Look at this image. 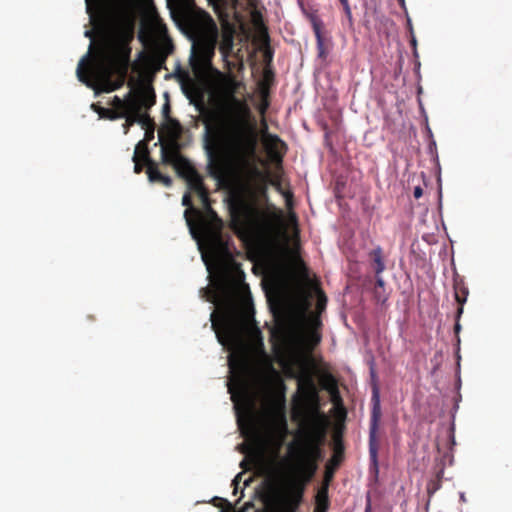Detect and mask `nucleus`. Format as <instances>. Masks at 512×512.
Listing matches in <instances>:
<instances>
[{
    "label": "nucleus",
    "instance_id": "5701e85b",
    "mask_svg": "<svg viewBox=\"0 0 512 512\" xmlns=\"http://www.w3.org/2000/svg\"><path fill=\"white\" fill-rule=\"evenodd\" d=\"M420 108H421V112L423 114H425L424 109L422 107H420ZM424 117H425V129H426L427 137L429 139L428 149H429V152H430L431 156L434 158V157L437 156L436 142L433 139L432 131H431L430 127L428 126L427 116L424 115Z\"/></svg>",
    "mask_w": 512,
    "mask_h": 512
},
{
    "label": "nucleus",
    "instance_id": "c756f323",
    "mask_svg": "<svg viewBox=\"0 0 512 512\" xmlns=\"http://www.w3.org/2000/svg\"><path fill=\"white\" fill-rule=\"evenodd\" d=\"M341 5L343 7V11H344V14H345L347 20L349 21L350 25H352L353 24V17H352V11H351V7H350V4H349V1H347L345 3H342Z\"/></svg>",
    "mask_w": 512,
    "mask_h": 512
},
{
    "label": "nucleus",
    "instance_id": "58836bf2",
    "mask_svg": "<svg viewBox=\"0 0 512 512\" xmlns=\"http://www.w3.org/2000/svg\"><path fill=\"white\" fill-rule=\"evenodd\" d=\"M274 75L270 70H266L264 72V78L266 82H269L271 79H273Z\"/></svg>",
    "mask_w": 512,
    "mask_h": 512
},
{
    "label": "nucleus",
    "instance_id": "a211bd4d",
    "mask_svg": "<svg viewBox=\"0 0 512 512\" xmlns=\"http://www.w3.org/2000/svg\"><path fill=\"white\" fill-rule=\"evenodd\" d=\"M143 158L145 161H148L147 174L149 180L152 182H159V179L163 176V174L158 170L156 164L149 158V151L147 146H145Z\"/></svg>",
    "mask_w": 512,
    "mask_h": 512
},
{
    "label": "nucleus",
    "instance_id": "20e7f679",
    "mask_svg": "<svg viewBox=\"0 0 512 512\" xmlns=\"http://www.w3.org/2000/svg\"><path fill=\"white\" fill-rule=\"evenodd\" d=\"M217 305V312L211 314L212 328L220 344L229 350H239L229 360L230 369L238 368L242 372L248 369L245 351V338L248 325L242 317L234 297V287L230 275L224 272L221 283L210 300Z\"/></svg>",
    "mask_w": 512,
    "mask_h": 512
},
{
    "label": "nucleus",
    "instance_id": "49530a36",
    "mask_svg": "<svg viewBox=\"0 0 512 512\" xmlns=\"http://www.w3.org/2000/svg\"><path fill=\"white\" fill-rule=\"evenodd\" d=\"M417 195H418V198H420L422 196V189L420 187H418Z\"/></svg>",
    "mask_w": 512,
    "mask_h": 512
},
{
    "label": "nucleus",
    "instance_id": "393cba45",
    "mask_svg": "<svg viewBox=\"0 0 512 512\" xmlns=\"http://www.w3.org/2000/svg\"><path fill=\"white\" fill-rule=\"evenodd\" d=\"M196 194L199 197V199L201 200L204 208L208 211L209 219H212L213 218V214H212L211 211H213V210L210 207V198H209L208 190L205 188V189L201 190L200 192H198Z\"/></svg>",
    "mask_w": 512,
    "mask_h": 512
},
{
    "label": "nucleus",
    "instance_id": "3c124183",
    "mask_svg": "<svg viewBox=\"0 0 512 512\" xmlns=\"http://www.w3.org/2000/svg\"><path fill=\"white\" fill-rule=\"evenodd\" d=\"M412 193H413V196L416 197V188H414Z\"/></svg>",
    "mask_w": 512,
    "mask_h": 512
},
{
    "label": "nucleus",
    "instance_id": "603ef678",
    "mask_svg": "<svg viewBox=\"0 0 512 512\" xmlns=\"http://www.w3.org/2000/svg\"><path fill=\"white\" fill-rule=\"evenodd\" d=\"M417 93H418V95L421 93V87H419V86H418Z\"/></svg>",
    "mask_w": 512,
    "mask_h": 512
},
{
    "label": "nucleus",
    "instance_id": "5fc2aeb1",
    "mask_svg": "<svg viewBox=\"0 0 512 512\" xmlns=\"http://www.w3.org/2000/svg\"><path fill=\"white\" fill-rule=\"evenodd\" d=\"M164 61H165V57H162L161 61H160V64L163 63Z\"/></svg>",
    "mask_w": 512,
    "mask_h": 512
},
{
    "label": "nucleus",
    "instance_id": "dca6fc26",
    "mask_svg": "<svg viewBox=\"0 0 512 512\" xmlns=\"http://www.w3.org/2000/svg\"><path fill=\"white\" fill-rule=\"evenodd\" d=\"M330 500L327 485H321L315 495V507L313 512H328Z\"/></svg>",
    "mask_w": 512,
    "mask_h": 512
},
{
    "label": "nucleus",
    "instance_id": "de8ad7c7",
    "mask_svg": "<svg viewBox=\"0 0 512 512\" xmlns=\"http://www.w3.org/2000/svg\"><path fill=\"white\" fill-rule=\"evenodd\" d=\"M459 329H460V325H459V323H456V324H455V331H456V332H458V331H459Z\"/></svg>",
    "mask_w": 512,
    "mask_h": 512
},
{
    "label": "nucleus",
    "instance_id": "0eeeda50",
    "mask_svg": "<svg viewBox=\"0 0 512 512\" xmlns=\"http://www.w3.org/2000/svg\"><path fill=\"white\" fill-rule=\"evenodd\" d=\"M327 297L323 291L317 293V312H303L299 317V326L302 334V341L309 352L321 342L322 321L320 313L325 310Z\"/></svg>",
    "mask_w": 512,
    "mask_h": 512
},
{
    "label": "nucleus",
    "instance_id": "2eb2a0df",
    "mask_svg": "<svg viewBox=\"0 0 512 512\" xmlns=\"http://www.w3.org/2000/svg\"><path fill=\"white\" fill-rule=\"evenodd\" d=\"M264 145L274 159L282 160V154L278 152L279 147L286 149L285 143L277 136L273 134H267L264 138Z\"/></svg>",
    "mask_w": 512,
    "mask_h": 512
},
{
    "label": "nucleus",
    "instance_id": "6e6552de",
    "mask_svg": "<svg viewBox=\"0 0 512 512\" xmlns=\"http://www.w3.org/2000/svg\"><path fill=\"white\" fill-rule=\"evenodd\" d=\"M375 403L371 412L370 419V429H369V455L371 461V468L375 472V476L378 475V449H379V441L377 438V431L379 428V423L381 419V409L380 404L377 398V394L375 393Z\"/></svg>",
    "mask_w": 512,
    "mask_h": 512
},
{
    "label": "nucleus",
    "instance_id": "f03ea898",
    "mask_svg": "<svg viewBox=\"0 0 512 512\" xmlns=\"http://www.w3.org/2000/svg\"><path fill=\"white\" fill-rule=\"evenodd\" d=\"M284 373L297 379L293 396V417L300 422L297 466L295 473L273 492L269 512H297L307 484L318 469L322 458L321 446L326 438L328 418L321 411L320 396L309 371V359L293 354L280 361Z\"/></svg>",
    "mask_w": 512,
    "mask_h": 512
},
{
    "label": "nucleus",
    "instance_id": "7ed1b4c3",
    "mask_svg": "<svg viewBox=\"0 0 512 512\" xmlns=\"http://www.w3.org/2000/svg\"><path fill=\"white\" fill-rule=\"evenodd\" d=\"M90 23L101 35L96 60L87 63L88 54L77 67L80 82L96 92H112L123 86L131 65V42L135 19L128 0H85Z\"/></svg>",
    "mask_w": 512,
    "mask_h": 512
},
{
    "label": "nucleus",
    "instance_id": "412c9836",
    "mask_svg": "<svg viewBox=\"0 0 512 512\" xmlns=\"http://www.w3.org/2000/svg\"><path fill=\"white\" fill-rule=\"evenodd\" d=\"M177 170L179 175L185 180L191 178L192 173H198L194 166H192L188 161L181 159L177 165Z\"/></svg>",
    "mask_w": 512,
    "mask_h": 512
},
{
    "label": "nucleus",
    "instance_id": "39448f33",
    "mask_svg": "<svg viewBox=\"0 0 512 512\" xmlns=\"http://www.w3.org/2000/svg\"><path fill=\"white\" fill-rule=\"evenodd\" d=\"M189 26L199 39L198 56L203 65H211L217 44L218 29L211 15L197 10L189 17Z\"/></svg>",
    "mask_w": 512,
    "mask_h": 512
},
{
    "label": "nucleus",
    "instance_id": "f8f14e48",
    "mask_svg": "<svg viewBox=\"0 0 512 512\" xmlns=\"http://www.w3.org/2000/svg\"><path fill=\"white\" fill-rule=\"evenodd\" d=\"M182 205L186 207L184 211L186 224L191 234L196 237L197 226L206 219L204 218L202 212L193 206L191 196L188 192L185 193L182 197Z\"/></svg>",
    "mask_w": 512,
    "mask_h": 512
},
{
    "label": "nucleus",
    "instance_id": "4be33fe9",
    "mask_svg": "<svg viewBox=\"0 0 512 512\" xmlns=\"http://www.w3.org/2000/svg\"><path fill=\"white\" fill-rule=\"evenodd\" d=\"M192 175L191 178L186 180L189 190L198 193L205 189L206 187L204 186L201 175L199 173H192Z\"/></svg>",
    "mask_w": 512,
    "mask_h": 512
},
{
    "label": "nucleus",
    "instance_id": "79ce46f5",
    "mask_svg": "<svg viewBox=\"0 0 512 512\" xmlns=\"http://www.w3.org/2000/svg\"><path fill=\"white\" fill-rule=\"evenodd\" d=\"M216 501H223V502H225V503L229 504V503L227 502V500H224V499H221V498L215 497V498L213 499V504H214V505H217V504L215 503Z\"/></svg>",
    "mask_w": 512,
    "mask_h": 512
},
{
    "label": "nucleus",
    "instance_id": "e433bc0d",
    "mask_svg": "<svg viewBox=\"0 0 512 512\" xmlns=\"http://www.w3.org/2000/svg\"><path fill=\"white\" fill-rule=\"evenodd\" d=\"M159 182H161L164 186L169 187L172 184V179L169 176H167V175H163L159 179Z\"/></svg>",
    "mask_w": 512,
    "mask_h": 512
},
{
    "label": "nucleus",
    "instance_id": "09e8293b",
    "mask_svg": "<svg viewBox=\"0 0 512 512\" xmlns=\"http://www.w3.org/2000/svg\"><path fill=\"white\" fill-rule=\"evenodd\" d=\"M103 112H104V115H105L107 118H109V116H113V114H112V113H107V112H105L104 110H103Z\"/></svg>",
    "mask_w": 512,
    "mask_h": 512
},
{
    "label": "nucleus",
    "instance_id": "cd10ccee",
    "mask_svg": "<svg viewBox=\"0 0 512 512\" xmlns=\"http://www.w3.org/2000/svg\"><path fill=\"white\" fill-rule=\"evenodd\" d=\"M342 456H343V446H342V443L339 441L338 443H336L335 452L332 457V461H333L334 465H336V466L339 465Z\"/></svg>",
    "mask_w": 512,
    "mask_h": 512
},
{
    "label": "nucleus",
    "instance_id": "a878e982",
    "mask_svg": "<svg viewBox=\"0 0 512 512\" xmlns=\"http://www.w3.org/2000/svg\"><path fill=\"white\" fill-rule=\"evenodd\" d=\"M407 28L410 34V46L412 54L414 57H416V36L414 34L412 19L409 16H407Z\"/></svg>",
    "mask_w": 512,
    "mask_h": 512
},
{
    "label": "nucleus",
    "instance_id": "9d476101",
    "mask_svg": "<svg viewBox=\"0 0 512 512\" xmlns=\"http://www.w3.org/2000/svg\"><path fill=\"white\" fill-rule=\"evenodd\" d=\"M418 214L422 219L418 222V233H422L423 240L432 243L435 242L434 230H437V222L433 211H429L426 205L418 204Z\"/></svg>",
    "mask_w": 512,
    "mask_h": 512
},
{
    "label": "nucleus",
    "instance_id": "f3484780",
    "mask_svg": "<svg viewBox=\"0 0 512 512\" xmlns=\"http://www.w3.org/2000/svg\"><path fill=\"white\" fill-rule=\"evenodd\" d=\"M145 146H147L143 141H140L135 148L134 155H133V162H134V172L136 174H139L143 170V165L146 163L148 165V161H145L143 158V152L145 150Z\"/></svg>",
    "mask_w": 512,
    "mask_h": 512
},
{
    "label": "nucleus",
    "instance_id": "864d4df0",
    "mask_svg": "<svg viewBox=\"0 0 512 512\" xmlns=\"http://www.w3.org/2000/svg\"><path fill=\"white\" fill-rule=\"evenodd\" d=\"M401 2L402 7L404 8V0H399Z\"/></svg>",
    "mask_w": 512,
    "mask_h": 512
},
{
    "label": "nucleus",
    "instance_id": "c03bdc74",
    "mask_svg": "<svg viewBox=\"0 0 512 512\" xmlns=\"http://www.w3.org/2000/svg\"><path fill=\"white\" fill-rule=\"evenodd\" d=\"M365 512H371V505H370V503L367 504V506L365 508Z\"/></svg>",
    "mask_w": 512,
    "mask_h": 512
},
{
    "label": "nucleus",
    "instance_id": "6e6d98bb",
    "mask_svg": "<svg viewBox=\"0 0 512 512\" xmlns=\"http://www.w3.org/2000/svg\"><path fill=\"white\" fill-rule=\"evenodd\" d=\"M220 512H225V511L221 510Z\"/></svg>",
    "mask_w": 512,
    "mask_h": 512
},
{
    "label": "nucleus",
    "instance_id": "bb28decb",
    "mask_svg": "<svg viewBox=\"0 0 512 512\" xmlns=\"http://www.w3.org/2000/svg\"><path fill=\"white\" fill-rule=\"evenodd\" d=\"M123 118H125V123L123 124L124 133L127 134L130 127L134 125L138 119L136 118L134 111L127 112Z\"/></svg>",
    "mask_w": 512,
    "mask_h": 512
},
{
    "label": "nucleus",
    "instance_id": "4c0bfd02",
    "mask_svg": "<svg viewBox=\"0 0 512 512\" xmlns=\"http://www.w3.org/2000/svg\"><path fill=\"white\" fill-rule=\"evenodd\" d=\"M162 159L165 163H170L171 162V159H170V156L166 150V148H162Z\"/></svg>",
    "mask_w": 512,
    "mask_h": 512
},
{
    "label": "nucleus",
    "instance_id": "aec40b11",
    "mask_svg": "<svg viewBox=\"0 0 512 512\" xmlns=\"http://www.w3.org/2000/svg\"><path fill=\"white\" fill-rule=\"evenodd\" d=\"M235 386H237V388L241 391L243 395L246 394V386L244 380L240 376H238L234 380V383L228 385V390L229 393L231 394V400L234 402L235 405H237L239 395L234 391Z\"/></svg>",
    "mask_w": 512,
    "mask_h": 512
},
{
    "label": "nucleus",
    "instance_id": "1a4fd4ad",
    "mask_svg": "<svg viewBox=\"0 0 512 512\" xmlns=\"http://www.w3.org/2000/svg\"><path fill=\"white\" fill-rule=\"evenodd\" d=\"M205 148L210 159V173L220 183L227 181L228 171L223 158L218 153V146L214 139L207 137Z\"/></svg>",
    "mask_w": 512,
    "mask_h": 512
},
{
    "label": "nucleus",
    "instance_id": "2f4dec72",
    "mask_svg": "<svg viewBox=\"0 0 512 512\" xmlns=\"http://www.w3.org/2000/svg\"><path fill=\"white\" fill-rule=\"evenodd\" d=\"M242 476H243V472H240V473H238V474L235 476V478H234V479H233V481H232V486H233V488H234V491H233V493H234V494H236V493H237L238 485H239V483H240V481H241Z\"/></svg>",
    "mask_w": 512,
    "mask_h": 512
},
{
    "label": "nucleus",
    "instance_id": "f704fd0d",
    "mask_svg": "<svg viewBox=\"0 0 512 512\" xmlns=\"http://www.w3.org/2000/svg\"><path fill=\"white\" fill-rule=\"evenodd\" d=\"M445 436L451 441L452 444H455L453 427H447L444 430Z\"/></svg>",
    "mask_w": 512,
    "mask_h": 512
},
{
    "label": "nucleus",
    "instance_id": "ea45409f",
    "mask_svg": "<svg viewBox=\"0 0 512 512\" xmlns=\"http://www.w3.org/2000/svg\"><path fill=\"white\" fill-rule=\"evenodd\" d=\"M162 112H163V115L165 117H168V115L170 113V105H169V103L164 104Z\"/></svg>",
    "mask_w": 512,
    "mask_h": 512
},
{
    "label": "nucleus",
    "instance_id": "7c9ffc66",
    "mask_svg": "<svg viewBox=\"0 0 512 512\" xmlns=\"http://www.w3.org/2000/svg\"><path fill=\"white\" fill-rule=\"evenodd\" d=\"M333 475H334V471L327 466L326 470H325V474H324V480L321 485H327L328 490H329V484L333 478Z\"/></svg>",
    "mask_w": 512,
    "mask_h": 512
},
{
    "label": "nucleus",
    "instance_id": "c9c22d12",
    "mask_svg": "<svg viewBox=\"0 0 512 512\" xmlns=\"http://www.w3.org/2000/svg\"><path fill=\"white\" fill-rule=\"evenodd\" d=\"M145 137L147 141H150L154 138L155 125L151 126V128H145Z\"/></svg>",
    "mask_w": 512,
    "mask_h": 512
},
{
    "label": "nucleus",
    "instance_id": "8fccbe9b",
    "mask_svg": "<svg viewBox=\"0 0 512 512\" xmlns=\"http://www.w3.org/2000/svg\"><path fill=\"white\" fill-rule=\"evenodd\" d=\"M273 184L277 187L278 190H281V185L279 183H273Z\"/></svg>",
    "mask_w": 512,
    "mask_h": 512
},
{
    "label": "nucleus",
    "instance_id": "c85d7f7f",
    "mask_svg": "<svg viewBox=\"0 0 512 512\" xmlns=\"http://www.w3.org/2000/svg\"><path fill=\"white\" fill-rule=\"evenodd\" d=\"M264 37H265V39H264V42H265L264 58L267 63H270L272 61L273 53L269 47V37H268L267 33L265 34Z\"/></svg>",
    "mask_w": 512,
    "mask_h": 512
},
{
    "label": "nucleus",
    "instance_id": "37998d69",
    "mask_svg": "<svg viewBox=\"0 0 512 512\" xmlns=\"http://www.w3.org/2000/svg\"><path fill=\"white\" fill-rule=\"evenodd\" d=\"M456 299H457V301H458L460 304H462V303H463V302H465V300H466L465 298H463V299H462V298H460V296H459L457 293H456Z\"/></svg>",
    "mask_w": 512,
    "mask_h": 512
},
{
    "label": "nucleus",
    "instance_id": "a18cd8bd",
    "mask_svg": "<svg viewBox=\"0 0 512 512\" xmlns=\"http://www.w3.org/2000/svg\"><path fill=\"white\" fill-rule=\"evenodd\" d=\"M251 481H252V479H251V478H249V479L245 480V482H244V486H248V485L250 484V482H251Z\"/></svg>",
    "mask_w": 512,
    "mask_h": 512
},
{
    "label": "nucleus",
    "instance_id": "473e14b6",
    "mask_svg": "<svg viewBox=\"0 0 512 512\" xmlns=\"http://www.w3.org/2000/svg\"><path fill=\"white\" fill-rule=\"evenodd\" d=\"M314 31H315V35L317 37L318 47L322 51L323 41H322V36H321L320 29H319V27L317 25H314Z\"/></svg>",
    "mask_w": 512,
    "mask_h": 512
},
{
    "label": "nucleus",
    "instance_id": "72a5a7b5",
    "mask_svg": "<svg viewBox=\"0 0 512 512\" xmlns=\"http://www.w3.org/2000/svg\"><path fill=\"white\" fill-rule=\"evenodd\" d=\"M439 488V480L431 481L427 486V491L431 495Z\"/></svg>",
    "mask_w": 512,
    "mask_h": 512
},
{
    "label": "nucleus",
    "instance_id": "b1692460",
    "mask_svg": "<svg viewBox=\"0 0 512 512\" xmlns=\"http://www.w3.org/2000/svg\"><path fill=\"white\" fill-rule=\"evenodd\" d=\"M136 118L138 119L136 121L137 124H140L143 129L145 128H151V126H154L155 123L153 119L150 118V116L147 113H143L142 111H134Z\"/></svg>",
    "mask_w": 512,
    "mask_h": 512
},
{
    "label": "nucleus",
    "instance_id": "f257e3e1",
    "mask_svg": "<svg viewBox=\"0 0 512 512\" xmlns=\"http://www.w3.org/2000/svg\"><path fill=\"white\" fill-rule=\"evenodd\" d=\"M240 86L235 79L226 81L217 110L219 123L243 172L229 199L230 228L238 238L247 239L266 233L278 212L271 203L265 207L257 204L259 198L267 199L269 176L254 161L258 146L256 123L248 103L236 96Z\"/></svg>",
    "mask_w": 512,
    "mask_h": 512
},
{
    "label": "nucleus",
    "instance_id": "6ab92c4d",
    "mask_svg": "<svg viewBox=\"0 0 512 512\" xmlns=\"http://www.w3.org/2000/svg\"><path fill=\"white\" fill-rule=\"evenodd\" d=\"M320 383L322 389L329 391L333 397L338 395L337 382L332 374L326 373L322 375Z\"/></svg>",
    "mask_w": 512,
    "mask_h": 512
},
{
    "label": "nucleus",
    "instance_id": "423d86ee",
    "mask_svg": "<svg viewBox=\"0 0 512 512\" xmlns=\"http://www.w3.org/2000/svg\"><path fill=\"white\" fill-rule=\"evenodd\" d=\"M213 218L204 220L196 228L206 242L207 248L216 261H223L232 257L230 251L231 237L223 233L224 223L215 211H211Z\"/></svg>",
    "mask_w": 512,
    "mask_h": 512
},
{
    "label": "nucleus",
    "instance_id": "a19ab883",
    "mask_svg": "<svg viewBox=\"0 0 512 512\" xmlns=\"http://www.w3.org/2000/svg\"><path fill=\"white\" fill-rule=\"evenodd\" d=\"M85 37L93 39L94 38V32L92 30H86L84 33Z\"/></svg>",
    "mask_w": 512,
    "mask_h": 512
},
{
    "label": "nucleus",
    "instance_id": "ddd939ff",
    "mask_svg": "<svg viewBox=\"0 0 512 512\" xmlns=\"http://www.w3.org/2000/svg\"><path fill=\"white\" fill-rule=\"evenodd\" d=\"M132 92H128L124 99L119 96H114L111 101L112 109H104L107 113H112L113 116H109L110 120H115L124 117L127 112L132 111Z\"/></svg>",
    "mask_w": 512,
    "mask_h": 512
},
{
    "label": "nucleus",
    "instance_id": "9b49d317",
    "mask_svg": "<svg viewBox=\"0 0 512 512\" xmlns=\"http://www.w3.org/2000/svg\"><path fill=\"white\" fill-rule=\"evenodd\" d=\"M372 263L371 266L375 272L376 284L374 288L375 297L378 302H384L386 300L385 294V282L381 276V273L385 269V265L382 259V251L375 249L371 252Z\"/></svg>",
    "mask_w": 512,
    "mask_h": 512
},
{
    "label": "nucleus",
    "instance_id": "4468645a",
    "mask_svg": "<svg viewBox=\"0 0 512 512\" xmlns=\"http://www.w3.org/2000/svg\"><path fill=\"white\" fill-rule=\"evenodd\" d=\"M156 102V96L153 90H140L132 93V111H142L150 109Z\"/></svg>",
    "mask_w": 512,
    "mask_h": 512
}]
</instances>
